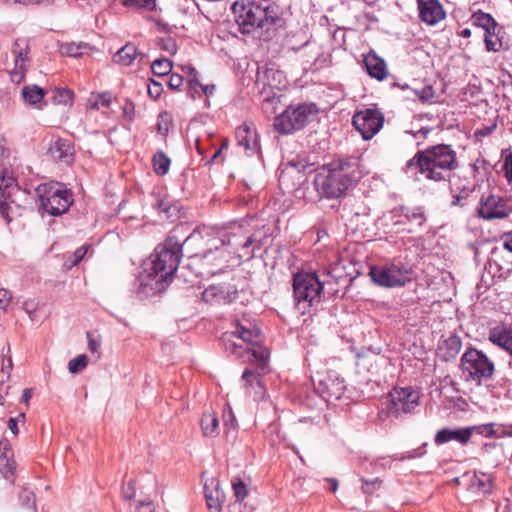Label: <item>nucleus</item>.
Returning <instances> with one entry per match:
<instances>
[{"label": "nucleus", "instance_id": "obj_1", "mask_svg": "<svg viewBox=\"0 0 512 512\" xmlns=\"http://www.w3.org/2000/svg\"><path fill=\"white\" fill-rule=\"evenodd\" d=\"M199 235L200 233L195 229L183 243L176 235H171L164 243L159 244L143 264V270L138 277L139 292L150 296L163 291L180 263L182 246H187Z\"/></svg>", "mask_w": 512, "mask_h": 512}, {"label": "nucleus", "instance_id": "obj_2", "mask_svg": "<svg viewBox=\"0 0 512 512\" xmlns=\"http://www.w3.org/2000/svg\"><path fill=\"white\" fill-rule=\"evenodd\" d=\"M221 341L227 352L236 355L244 362L254 363L260 370H265L267 367L269 351L261 345L260 330L250 321L238 320L235 330L225 332Z\"/></svg>", "mask_w": 512, "mask_h": 512}, {"label": "nucleus", "instance_id": "obj_3", "mask_svg": "<svg viewBox=\"0 0 512 512\" xmlns=\"http://www.w3.org/2000/svg\"><path fill=\"white\" fill-rule=\"evenodd\" d=\"M458 166L456 152L449 145L439 144L418 151L405 165V172L421 174L426 179L440 182L450 180L451 172Z\"/></svg>", "mask_w": 512, "mask_h": 512}, {"label": "nucleus", "instance_id": "obj_4", "mask_svg": "<svg viewBox=\"0 0 512 512\" xmlns=\"http://www.w3.org/2000/svg\"><path fill=\"white\" fill-rule=\"evenodd\" d=\"M357 159H339L321 168L314 178V186L321 197L338 199L360 179Z\"/></svg>", "mask_w": 512, "mask_h": 512}, {"label": "nucleus", "instance_id": "obj_5", "mask_svg": "<svg viewBox=\"0 0 512 512\" xmlns=\"http://www.w3.org/2000/svg\"><path fill=\"white\" fill-rule=\"evenodd\" d=\"M232 11L244 34L268 32L281 22L279 6L272 0H237Z\"/></svg>", "mask_w": 512, "mask_h": 512}, {"label": "nucleus", "instance_id": "obj_6", "mask_svg": "<svg viewBox=\"0 0 512 512\" xmlns=\"http://www.w3.org/2000/svg\"><path fill=\"white\" fill-rule=\"evenodd\" d=\"M239 232H224L221 237L214 239L210 248L203 254H191L189 257L199 259L206 267L221 269L231 261L232 254H237L239 259H250L253 256V250L250 247L254 245L253 236L244 237L238 227Z\"/></svg>", "mask_w": 512, "mask_h": 512}, {"label": "nucleus", "instance_id": "obj_7", "mask_svg": "<svg viewBox=\"0 0 512 512\" xmlns=\"http://www.w3.org/2000/svg\"><path fill=\"white\" fill-rule=\"evenodd\" d=\"M30 205L29 194L12 177H0V214L9 223Z\"/></svg>", "mask_w": 512, "mask_h": 512}, {"label": "nucleus", "instance_id": "obj_8", "mask_svg": "<svg viewBox=\"0 0 512 512\" xmlns=\"http://www.w3.org/2000/svg\"><path fill=\"white\" fill-rule=\"evenodd\" d=\"M460 369L466 381L480 385L492 378L495 364L483 351L471 347L463 353Z\"/></svg>", "mask_w": 512, "mask_h": 512}, {"label": "nucleus", "instance_id": "obj_9", "mask_svg": "<svg viewBox=\"0 0 512 512\" xmlns=\"http://www.w3.org/2000/svg\"><path fill=\"white\" fill-rule=\"evenodd\" d=\"M42 210L50 215L65 213L73 202L72 194L59 183H45L36 188Z\"/></svg>", "mask_w": 512, "mask_h": 512}, {"label": "nucleus", "instance_id": "obj_10", "mask_svg": "<svg viewBox=\"0 0 512 512\" xmlns=\"http://www.w3.org/2000/svg\"><path fill=\"white\" fill-rule=\"evenodd\" d=\"M317 113L315 104H298L288 106L285 111L275 117L274 128L280 134H291L303 129L310 121L311 116Z\"/></svg>", "mask_w": 512, "mask_h": 512}, {"label": "nucleus", "instance_id": "obj_11", "mask_svg": "<svg viewBox=\"0 0 512 512\" xmlns=\"http://www.w3.org/2000/svg\"><path fill=\"white\" fill-rule=\"evenodd\" d=\"M294 297L298 305L312 306L320 302L323 283L315 273H298L293 279ZM304 309L306 306L303 307Z\"/></svg>", "mask_w": 512, "mask_h": 512}, {"label": "nucleus", "instance_id": "obj_12", "mask_svg": "<svg viewBox=\"0 0 512 512\" xmlns=\"http://www.w3.org/2000/svg\"><path fill=\"white\" fill-rule=\"evenodd\" d=\"M420 391L412 387L394 388L389 393L387 413L394 417L413 412L419 406Z\"/></svg>", "mask_w": 512, "mask_h": 512}, {"label": "nucleus", "instance_id": "obj_13", "mask_svg": "<svg viewBox=\"0 0 512 512\" xmlns=\"http://www.w3.org/2000/svg\"><path fill=\"white\" fill-rule=\"evenodd\" d=\"M372 280L381 286L395 287L403 286L411 280L412 271L401 264L387 266H376L370 269Z\"/></svg>", "mask_w": 512, "mask_h": 512}, {"label": "nucleus", "instance_id": "obj_14", "mask_svg": "<svg viewBox=\"0 0 512 512\" xmlns=\"http://www.w3.org/2000/svg\"><path fill=\"white\" fill-rule=\"evenodd\" d=\"M383 123L384 116L377 109L358 111L353 116V125L364 140L372 139L382 128Z\"/></svg>", "mask_w": 512, "mask_h": 512}, {"label": "nucleus", "instance_id": "obj_15", "mask_svg": "<svg viewBox=\"0 0 512 512\" xmlns=\"http://www.w3.org/2000/svg\"><path fill=\"white\" fill-rule=\"evenodd\" d=\"M29 50L27 39L19 38L13 43L12 53L14 55L15 67L11 70L10 76L14 83L19 84L25 78L26 71L30 65Z\"/></svg>", "mask_w": 512, "mask_h": 512}, {"label": "nucleus", "instance_id": "obj_16", "mask_svg": "<svg viewBox=\"0 0 512 512\" xmlns=\"http://www.w3.org/2000/svg\"><path fill=\"white\" fill-rule=\"evenodd\" d=\"M315 390L328 402L333 399H341L345 393L346 385L344 379L331 372L318 380L317 384H315Z\"/></svg>", "mask_w": 512, "mask_h": 512}, {"label": "nucleus", "instance_id": "obj_17", "mask_svg": "<svg viewBox=\"0 0 512 512\" xmlns=\"http://www.w3.org/2000/svg\"><path fill=\"white\" fill-rule=\"evenodd\" d=\"M477 212L485 220L502 219L509 215L510 208L502 197L491 194L481 198Z\"/></svg>", "mask_w": 512, "mask_h": 512}, {"label": "nucleus", "instance_id": "obj_18", "mask_svg": "<svg viewBox=\"0 0 512 512\" xmlns=\"http://www.w3.org/2000/svg\"><path fill=\"white\" fill-rule=\"evenodd\" d=\"M237 298V290L230 283L213 284L202 292V300L211 305L229 304Z\"/></svg>", "mask_w": 512, "mask_h": 512}, {"label": "nucleus", "instance_id": "obj_19", "mask_svg": "<svg viewBox=\"0 0 512 512\" xmlns=\"http://www.w3.org/2000/svg\"><path fill=\"white\" fill-rule=\"evenodd\" d=\"M17 463L14 452L7 438L0 440V473L12 485L15 482Z\"/></svg>", "mask_w": 512, "mask_h": 512}, {"label": "nucleus", "instance_id": "obj_20", "mask_svg": "<svg viewBox=\"0 0 512 512\" xmlns=\"http://www.w3.org/2000/svg\"><path fill=\"white\" fill-rule=\"evenodd\" d=\"M420 19L428 25H435L446 16L442 5L437 0H418Z\"/></svg>", "mask_w": 512, "mask_h": 512}, {"label": "nucleus", "instance_id": "obj_21", "mask_svg": "<svg viewBox=\"0 0 512 512\" xmlns=\"http://www.w3.org/2000/svg\"><path fill=\"white\" fill-rule=\"evenodd\" d=\"M236 139L238 145L244 148V151L248 156L253 155L259 150L257 133L246 123L237 128Z\"/></svg>", "mask_w": 512, "mask_h": 512}, {"label": "nucleus", "instance_id": "obj_22", "mask_svg": "<svg viewBox=\"0 0 512 512\" xmlns=\"http://www.w3.org/2000/svg\"><path fill=\"white\" fill-rule=\"evenodd\" d=\"M473 430V427L458 428L454 430L445 428L436 433L434 440L437 445H442L452 440L461 444H466L469 442Z\"/></svg>", "mask_w": 512, "mask_h": 512}, {"label": "nucleus", "instance_id": "obj_23", "mask_svg": "<svg viewBox=\"0 0 512 512\" xmlns=\"http://www.w3.org/2000/svg\"><path fill=\"white\" fill-rule=\"evenodd\" d=\"M488 339L512 356V326L498 325L492 328Z\"/></svg>", "mask_w": 512, "mask_h": 512}, {"label": "nucleus", "instance_id": "obj_24", "mask_svg": "<svg viewBox=\"0 0 512 512\" xmlns=\"http://www.w3.org/2000/svg\"><path fill=\"white\" fill-rule=\"evenodd\" d=\"M74 149L69 140L57 139L48 148L50 157L58 162L69 164L73 158Z\"/></svg>", "mask_w": 512, "mask_h": 512}, {"label": "nucleus", "instance_id": "obj_25", "mask_svg": "<svg viewBox=\"0 0 512 512\" xmlns=\"http://www.w3.org/2000/svg\"><path fill=\"white\" fill-rule=\"evenodd\" d=\"M462 347V340L459 336L451 334L447 339L443 340L437 348V356L444 360L450 361L459 354Z\"/></svg>", "mask_w": 512, "mask_h": 512}, {"label": "nucleus", "instance_id": "obj_26", "mask_svg": "<svg viewBox=\"0 0 512 512\" xmlns=\"http://www.w3.org/2000/svg\"><path fill=\"white\" fill-rule=\"evenodd\" d=\"M364 65L367 73L379 81L386 78L388 71L385 61L371 52L364 57Z\"/></svg>", "mask_w": 512, "mask_h": 512}, {"label": "nucleus", "instance_id": "obj_27", "mask_svg": "<svg viewBox=\"0 0 512 512\" xmlns=\"http://www.w3.org/2000/svg\"><path fill=\"white\" fill-rule=\"evenodd\" d=\"M143 57L144 54L134 44L127 43L113 56V61L122 66H130L137 60L141 61Z\"/></svg>", "mask_w": 512, "mask_h": 512}, {"label": "nucleus", "instance_id": "obj_28", "mask_svg": "<svg viewBox=\"0 0 512 512\" xmlns=\"http://www.w3.org/2000/svg\"><path fill=\"white\" fill-rule=\"evenodd\" d=\"M205 498L210 512H221L225 495L219 488L218 482L215 483L213 490H210L207 485L205 486Z\"/></svg>", "mask_w": 512, "mask_h": 512}, {"label": "nucleus", "instance_id": "obj_29", "mask_svg": "<svg viewBox=\"0 0 512 512\" xmlns=\"http://www.w3.org/2000/svg\"><path fill=\"white\" fill-rule=\"evenodd\" d=\"M243 381L246 383L250 394L255 398H261L264 395V389L260 380V374L252 369H245L242 375Z\"/></svg>", "mask_w": 512, "mask_h": 512}, {"label": "nucleus", "instance_id": "obj_30", "mask_svg": "<svg viewBox=\"0 0 512 512\" xmlns=\"http://www.w3.org/2000/svg\"><path fill=\"white\" fill-rule=\"evenodd\" d=\"M203 434L208 437H215L219 433V420L213 413H204L201 418Z\"/></svg>", "mask_w": 512, "mask_h": 512}, {"label": "nucleus", "instance_id": "obj_31", "mask_svg": "<svg viewBox=\"0 0 512 512\" xmlns=\"http://www.w3.org/2000/svg\"><path fill=\"white\" fill-rule=\"evenodd\" d=\"M44 95V90L37 85H27L22 89L23 99L31 105L39 103Z\"/></svg>", "mask_w": 512, "mask_h": 512}, {"label": "nucleus", "instance_id": "obj_32", "mask_svg": "<svg viewBox=\"0 0 512 512\" xmlns=\"http://www.w3.org/2000/svg\"><path fill=\"white\" fill-rule=\"evenodd\" d=\"M473 24L481 27L485 30V32L491 29H498L497 22L492 18V16L488 13H484L482 11H478L472 16Z\"/></svg>", "mask_w": 512, "mask_h": 512}, {"label": "nucleus", "instance_id": "obj_33", "mask_svg": "<svg viewBox=\"0 0 512 512\" xmlns=\"http://www.w3.org/2000/svg\"><path fill=\"white\" fill-rule=\"evenodd\" d=\"M500 27L485 32L484 42L486 50L489 52H499L502 48V41L499 37Z\"/></svg>", "mask_w": 512, "mask_h": 512}, {"label": "nucleus", "instance_id": "obj_34", "mask_svg": "<svg viewBox=\"0 0 512 512\" xmlns=\"http://www.w3.org/2000/svg\"><path fill=\"white\" fill-rule=\"evenodd\" d=\"M471 487L477 488L483 493H488L492 487V478L489 474L484 472H475L471 480Z\"/></svg>", "mask_w": 512, "mask_h": 512}, {"label": "nucleus", "instance_id": "obj_35", "mask_svg": "<svg viewBox=\"0 0 512 512\" xmlns=\"http://www.w3.org/2000/svg\"><path fill=\"white\" fill-rule=\"evenodd\" d=\"M152 162L156 174L163 176L168 173L171 161L164 152H157L153 156Z\"/></svg>", "mask_w": 512, "mask_h": 512}, {"label": "nucleus", "instance_id": "obj_36", "mask_svg": "<svg viewBox=\"0 0 512 512\" xmlns=\"http://www.w3.org/2000/svg\"><path fill=\"white\" fill-rule=\"evenodd\" d=\"M111 100L110 93L92 94L88 99V106L95 110L108 108L111 104Z\"/></svg>", "mask_w": 512, "mask_h": 512}, {"label": "nucleus", "instance_id": "obj_37", "mask_svg": "<svg viewBox=\"0 0 512 512\" xmlns=\"http://www.w3.org/2000/svg\"><path fill=\"white\" fill-rule=\"evenodd\" d=\"M151 70L157 76L168 75L172 70V62L167 58L157 59L151 64Z\"/></svg>", "mask_w": 512, "mask_h": 512}, {"label": "nucleus", "instance_id": "obj_38", "mask_svg": "<svg viewBox=\"0 0 512 512\" xmlns=\"http://www.w3.org/2000/svg\"><path fill=\"white\" fill-rule=\"evenodd\" d=\"M188 69H189V73H190L189 85L191 86V88L195 89L196 86H198L202 89V91L204 92L205 95H207V96L212 95L215 90V85H213V84L202 85L201 83H199V81L197 79V72H196L195 68L192 66H189Z\"/></svg>", "mask_w": 512, "mask_h": 512}, {"label": "nucleus", "instance_id": "obj_39", "mask_svg": "<svg viewBox=\"0 0 512 512\" xmlns=\"http://www.w3.org/2000/svg\"><path fill=\"white\" fill-rule=\"evenodd\" d=\"M88 365V358L86 355L81 354L77 357L71 359L68 363L69 372L72 374H77L80 371L84 370Z\"/></svg>", "mask_w": 512, "mask_h": 512}, {"label": "nucleus", "instance_id": "obj_40", "mask_svg": "<svg viewBox=\"0 0 512 512\" xmlns=\"http://www.w3.org/2000/svg\"><path fill=\"white\" fill-rule=\"evenodd\" d=\"M53 100L56 104L69 105L73 102V92L69 89H57Z\"/></svg>", "mask_w": 512, "mask_h": 512}, {"label": "nucleus", "instance_id": "obj_41", "mask_svg": "<svg viewBox=\"0 0 512 512\" xmlns=\"http://www.w3.org/2000/svg\"><path fill=\"white\" fill-rule=\"evenodd\" d=\"M19 500L23 506L26 507H32L34 512H37L36 510V499L35 494L33 491L24 488L19 495Z\"/></svg>", "mask_w": 512, "mask_h": 512}, {"label": "nucleus", "instance_id": "obj_42", "mask_svg": "<svg viewBox=\"0 0 512 512\" xmlns=\"http://www.w3.org/2000/svg\"><path fill=\"white\" fill-rule=\"evenodd\" d=\"M123 4L127 7L145 8L153 10L156 6L155 0H123Z\"/></svg>", "mask_w": 512, "mask_h": 512}, {"label": "nucleus", "instance_id": "obj_43", "mask_svg": "<svg viewBox=\"0 0 512 512\" xmlns=\"http://www.w3.org/2000/svg\"><path fill=\"white\" fill-rule=\"evenodd\" d=\"M362 482V491L368 495L373 494L376 490H378L381 487V481L378 478H375L371 481L362 479Z\"/></svg>", "mask_w": 512, "mask_h": 512}, {"label": "nucleus", "instance_id": "obj_44", "mask_svg": "<svg viewBox=\"0 0 512 512\" xmlns=\"http://www.w3.org/2000/svg\"><path fill=\"white\" fill-rule=\"evenodd\" d=\"M232 486H233V491H234L235 497L237 499L235 502L241 503V501L247 495V490H246L245 484L241 480H239L238 482H233Z\"/></svg>", "mask_w": 512, "mask_h": 512}, {"label": "nucleus", "instance_id": "obj_45", "mask_svg": "<svg viewBox=\"0 0 512 512\" xmlns=\"http://www.w3.org/2000/svg\"><path fill=\"white\" fill-rule=\"evenodd\" d=\"M223 419H224V428H225L226 434H228L230 432V430H235L236 419H235V416H234L233 412L231 411V409H229V411L224 414Z\"/></svg>", "mask_w": 512, "mask_h": 512}, {"label": "nucleus", "instance_id": "obj_46", "mask_svg": "<svg viewBox=\"0 0 512 512\" xmlns=\"http://www.w3.org/2000/svg\"><path fill=\"white\" fill-rule=\"evenodd\" d=\"M25 420V413H20L17 417L10 418L8 420V429L11 431V433L15 436L18 435L19 429H18V423L19 421L24 422Z\"/></svg>", "mask_w": 512, "mask_h": 512}, {"label": "nucleus", "instance_id": "obj_47", "mask_svg": "<svg viewBox=\"0 0 512 512\" xmlns=\"http://www.w3.org/2000/svg\"><path fill=\"white\" fill-rule=\"evenodd\" d=\"M86 46V44H69L66 47H63V53H66L71 57H77L82 54L81 49L85 48Z\"/></svg>", "mask_w": 512, "mask_h": 512}, {"label": "nucleus", "instance_id": "obj_48", "mask_svg": "<svg viewBox=\"0 0 512 512\" xmlns=\"http://www.w3.org/2000/svg\"><path fill=\"white\" fill-rule=\"evenodd\" d=\"M161 48L171 55H174L177 51L176 42L171 37H167L161 40Z\"/></svg>", "mask_w": 512, "mask_h": 512}, {"label": "nucleus", "instance_id": "obj_49", "mask_svg": "<svg viewBox=\"0 0 512 512\" xmlns=\"http://www.w3.org/2000/svg\"><path fill=\"white\" fill-rule=\"evenodd\" d=\"M163 91V87L160 83L150 80V83L148 84V94L154 98L157 99L160 97L161 93Z\"/></svg>", "mask_w": 512, "mask_h": 512}, {"label": "nucleus", "instance_id": "obj_50", "mask_svg": "<svg viewBox=\"0 0 512 512\" xmlns=\"http://www.w3.org/2000/svg\"><path fill=\"white\" fill-rule=\"evenodd\" d=\"M90 246L84 245L79 247L73 254V260L71 261L70 266L77 265L86 255Z\"/></svg>", "mask_w": 512, "mask_h": 512}, {"label": "nucleus", "instance_id": "obj_51", "mask_svg": "<svg viewBox=\"0 0 512 512\" xmlns=\"http://www.w3.org/2000/svg\"><path fill=\"white\" fill-rule=\"evenodd\" d=\"M11 301V294L8 290L0 289V310L5 311Z\"/></svg>", "mask_w": 512, "mask_h": 512}, {"label": "nucleus", "instance_id": "obj_52", "mask_svg": "<svg viewBox=\"0 0 512 512\" xmlns=\"http://www.w3.org/2000/svg\"><path fill=\"white\" fill-rule=\"evenodd\" d=\"M503 169L505 171V176L507 181L512 179V152H509L504 159Z\"/></svg>", "mask_w": 512, "mask_h": 512}, {"label": "nucleus", "instance_id": "obj_53", "mask_svg": "<svg viewBox=\"0 0 512 512\" xmlns=\"http://www.w3.org/2000/svg\"><path fill=\"white\" fill-rule=\"evenodd\" d=\"M183 84V77L179 74H172L168 81V86L171 89H179Z\"/></svg>", "mask_w": 512, "mask_h": 512}, {"label": "nucleus", "instance_id": "obj_54", "mask_svg": "<svg viewBox=\"0 0 512 512\" xmlns=\"http://www.w3.org/2000/svg\"><path fill=\"white\" fill-rule=\"evenodd\" d=\"M135 496V483L129 481L126 486L123 487V497L126 500H131Z\"/></svg>", "mask_w": 512, "mask_h": 512}, {"label": "nucleus", "instance_id": "obj_55", "mask_svg": "<svg viewBox=\"0 0 512 512\" xmlns=\"http://www.w3.org/2000/svg\"><path fill=\"white\" fill-rule=\"evenodd\" d=\"M23 309L33 319V314L37 310V303L34 300H26L23 303Z\"/></svg>", "mask_w": 512, "mask_h": 512}, {"label": "nucleus", "instance_id": "obj_56", "mask_svg": "<svg viewBox=\"0 0 512 512\" xmlns=\"http://www.w3.org/2000/svg\"><path fill=\"white\" fill-rule=\"evenodd\" d=\"M406 217L411 221H418V224H422L423 213L420 209H414L410 213L406 214Z\"/></svg>", "mask_w": 512, "mask_h": 512}, {"label": "nucleus", "instance_id": "obj_57", "mask_svg": "<svg viewBox=\"0 0 512 512\" xmlns=\"http://www.w3.org/2000/svg\"><path fill=\"white\" fill-rule=\"evenodd\" d=\"M9 156L8 143L6 138H0V160L7 158Z\"/></svg>", "mask_w": 512, "mask_h": 512}, {"label": "nucleus", "instance_id": "obj_58", "mask_svg": "<svg viewBox=\"0 0 512 512\" xmlns=\"http://www.w3.org/2000/svg\"><path fill=\"white\" fill-rule=\"evenodd\" d=\"M138 512H155L154 504L151 501H142L138 506Z\"/></svg>", "mask_w": 512, "mask_h": 512}, {"label": "nucleus", "instance_id": "obj_59", "mask_svg": "<svg viewBox=\"0 0 512 512\" xmlns=\"http://www.w3.org/2000/svg\"><path fill=\"white\" fill-rule=\"evenodd\" d=\"M229 512H252L251 508L243 506L240 502H234L230 505Z\"/></svg>", "mask_w": 512, "mask_h": 512}, {"label": "nucleus", "instance_id": "obj_60", "mask_svg": "<svg viewBox=\"0 0 512 512\" xmlns=\"http://www.w3.org/2000/svg\"><path fill=\"white\" fill-rule=\"evenodd\" d=\"M503 247L512 253V231L505 233L502 237Z\"/></svg>", "mask_w": 512, "mask_h": 512}, {"label": "nucleus", "instance_id": "obj_61", "mask_svg": "<svg viewBox=\"0 0 512 512\" xmlns=\"http://www.w3.org/2000/svg\"><path fill=\"white\" fill-rule=\"evenodd\" d=\"M87 338L89 350L94 353L97 352L100 347L99 342L91 336L90 332H87Z\"/></svg>", "mask_w": 512, "mask_h": 512}, {"label": "nucleus", "instance_id": "obj_62", "mask_svg": "<svg viewBox=\"0 0 512 512\" xmlns=\"http://www.w3.org/2000/svg\"><path fill=\"white\" fill-rule=\"evenodd\" d=\"M481 433L485 434L486 436H497L498 437V435H499L494 430V424L493 423L484 425L483 426V431H481Z\"/></svg>", "mask_w": 512, "mask_h": 512}, {"label": "nucleus", "instance_id": "obj_63", "mask_svg": "<svg viewBox=\"0 0 512 512\" xmlns=\"http://www.w3.org/2000/svg\"><path fill=\"white\" fill-rule=\"evenodd\" d=\"M32 398V390L27 388L23 390L22 396H21V402L25 404H29L30 399Z\"/></svg>", "mask_w": 512, "mask_h": 512}, {"label": "nucleus", "instance_id": "obj_64", "mask_svg": "<svg viewBox=\"0 0 512 512\" xmlns=\"http://www.w3.org/2000/svg\"><path fill=\"white\" fill-rule=\"evenodd\" d=\"M12 366H13L12 359L9 357L7 359V363L6 364L3 363V366H2V373H6L7 374V378H9V376H10V372L12 370Z\"/></svg>", "mask_w": 512, "mask_h": 512}]
</instances>
